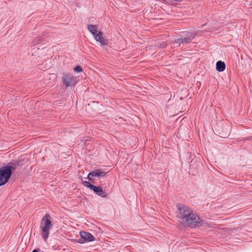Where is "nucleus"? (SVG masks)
<instances>
[{"mask_svg": "<svg viewBox=\"0 0 252 252\" xmlns=\"http://www.w3.org/2000/svg\"><path fill=\"white\" fill-rule=\"evenodd\" d=\"M32 252H38L37 250H34Z\"/></svg>", "mask_w": 252, "mask_h": 252, "instance_id": "nucleus-17", "label": "nucleus"}, {"mask_svg": "<svg viewBox=\"0 0 252 252\" xmlns=\"http://www.w3.org/2000/svg\"><path fill=\"white\" fill-rule=\"evenodd\" d=\"M52 226L51 217L49 214H46L41 219L40 225L41 229V235L44 241H46L48 238Z\"/></svg>", "mask_w": 252, "mask_h": 252, "instance_id": "nucleus-2", "label": "nucleus"}, {"mask_svg": "<svg viewBox=\"0 0 252 252\" xmlns=\"http://www.w3.org/2000/svg\"><path fill=\"white\" fill-rule=\"evenodd\" d=\"M225 64L224 62L218 61L216 63V69L218 71L221 72L224 70Z\"/></svg>", "mask_w": 252, "mask_h": 252, "instance_id": "nucleus-10", "label": "nucleus"}, {"mask_svg": "<svg viewBox=\"0 0 252 252\" xmlns=\"http://www.w3.org/2000/svg\"><path fill=\"white\" fill-rule=\"evenodd\" d=\"M177 217L179 221L185 226L191 227H199L202 225V221L192 210L187 206L179 204L177 206Z\"/></svg>", "mask_w": 252, "mask_h": 252, "instance_id": "nucleus-1", "label": "nucleus"}, {"mask_svg": "<svg viewBox=\"0 0 252 252\" xmlns=\"http://www.w3.org/2000/svg\"><path fill=\"white\" fill-rule=\"evenodd\" d=\"M105 175L106 172L97 169L91 172L88 175V179L92 181V178L94 177H104Z\"/></svg>", "mask_w": 252, "mask_h": 252, "instance_id": "nucleus-5", "label": "nucleus"}, {"mask_svg": "<svg viewBox=\"0 0 252 252\" xmlns=\"http://www.w3.org/2000/svg\"><path fill=\"white\" fill-rule=\"evenodd\" d=\"M94 38L97 42H100L102 45L106 44V41L103 36V33L100 31L98 32V33L94 36Z\"/></svg>", "mask_w": 252, "mask_h": 252, "instance_id": "nucleus-8", "label": "nucleus"}, {"mask_svg": "<svg viewBox=\"0 0 252 252\" xmlns=\"http://www.w3.org/2000/svg\"><path fill=\"white\" fill-rule=\"evenodd\" d=\"M87 28L89 31L93 35L94 37V36L98 33V32H99L97 30V27L96 25L91 24L88 25Z\"/></svg>", "mask_w": 252, "mask_h": 252, "instance_id": "nucleus-9", "label": "nucleus"}, {"mask_svg": "<svg viewBox=\"0 0 252 252\" xmlns=\"http://www.w3.org/2000/svg\"><path fill=\"white\" fill-rule=\"evenodd\" d=\"M165 46H166V44L164 43H163L160 44V45L159 46V47L160 48H163V47H165Z\"/></svg>", "mask_w": 252, "mask_h": 252, "instance_id": "nucleus-15", "label": "nucleus"}, {"mask_svg": "<svg viewBox=\"0 0 252 252\" xmlns=\"http://www.w3.org/2000/svg\"><path fill=\"white\" fill-rule=\"evenodd\" d=\"M74 70L77 72H81L82 71V69L80 66H77L74 68Z\"/></svg>", "mask_w": 252, "mask_h": 252, "instance_id": "nucleus-14", "label": "nucleus"}, {"mask_svg": "<svg viewBox=\"0 0 252 252\" xmlns=\"http://www.w3.org/2000/svg\"><path fill=\"white\" fill-rule=\"evenodd\" d=\"M10 166H5L0 171V186L5 184L11 175L12 169Z\"/></svg>", "mask_w": 252, "mask_h": 252, "instance_id": "nucleus-3", "label": "nucleus"}, {"mask_svg": "<svg viewBox=\"0 0 252 252\" xmlns=\"http://www.w3.org/2000/svg\"><path fill=\"white\" fill-rule=\"evenodd\" d=\"M62 80L66 87L74 86L77 82L76 77H74L72 75L70 74H63Z\"/></svg>", "mask_w": 252, "mask_h": 252, "instance_id": "nucleus-4", "label": "nucleus"}, {"mask_svg": "<svg viewBox=\"0 0 252 252\" xmlns=\"http://www.w3.org/2000/svg\"><path fill=\"white\" fill-rule=\"evenodd\" d=\"M180 40V39H178L177 41L175 42V43H174V44H177V46H179L180 45V43H179V41Z\"/></svg>", "mask_w": 252, "mask_h": 252, "instance_id": "nucleus-16", "label": "nucleus"}, {"mask_svg": "<svg viewBox=\"0 0 252 252\" xmlns=\"http://www.w3.org/2000/svg\"><path fill=\"white\" fill-rule=\"evenodd\" d=\"M80 236L82 239L88 242L93 241L94 239V237L91 233L85 231L81 232Z\"/></svg>", "mask_w": 252, "mask_h": 252, "instance_id": "nucleus-7", "label": "nucleus"}, {"mask_svg": "<svg viewBox=\"0 0 252 252\" xmlns=\"http://www.w3.org/2000/svg\"><path fill=\"white\" fill-rule=\"evenodd\" d=\"M91 189H92L97 195L101 197H104L106 196V193L104 192L102 188L100 186L96 187L95 186H94Z\"/></svg>", "mask_w": 252, "mask_h": 252, "instance_id": "nucleus-6", "label": "nucleus"}, {"mask_svg": "<svg viewBox=\"0 0 252 252\" xmlns=\"http://www.w3.org/2000/svg\"><path fill=\"white\" fill-rule=\"evenodd\" d=\"M168 2L173 5H176L178 3L182 1V0H167Z\"/></svg>", "mask_w": 252, "mask_h": 252, "instance_id": "nucleus-11", "label": "nucleus"}, {"mask_svg": "<svg viewBox=\"0 0 252 252\" xmlns=\"http://www.w3.org/2000/svg\"><path fill=\"white\" fill-rule=\"evenodd\" d=\"M191 39L190 38H184L183 39H181V43H189L191 41Z\"/></svg>", "mask_w": 252, "mask_h": 252, "instance_id": "nucleus-13", "label": "nucleus"}, {"mask_svg": "<svg viewBox=\"0 0 252 252\" xmlns=\"http://www.w3.org/2000/svg\"><path fill=\"white\" fill-rule=\"evenodd\" d=\"M83 184H84V186H85L88 188H90L91 189L94 186V185H93L89 182H88V181L83 182Z\"/></svg>", "mask_w": 252, "mask_h": 252, "instance_id": "nucleus-12", "label": "nucleus"}]
</instances>
